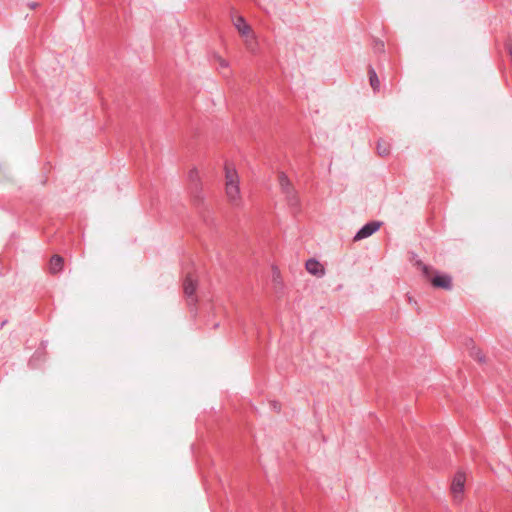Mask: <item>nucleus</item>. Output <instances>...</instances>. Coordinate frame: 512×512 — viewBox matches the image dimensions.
<instances>
[{
    "label": "nucleus",
    "mask_w": 512,
    "mask_h": 512,
    "mask_svg": "<svg viewBox=\"0 0 512 512\" xmlns=\"http://www.w3.org/2000/svg\"><path fill=\"white\" fill-rule=\"evenodd\" d=\"M233 26L242 37L246 49L255 54L258 50V40L252 27L246 22L245 18L235 12L231 13Z\"/></svg>",
    "instance_id": "nucleus-1"
},
{
    "label": "nucleus",
    "mask_w": 512,
    "mask_h": 512,
    "mask_svg": "<svg viewBox=\"0 0 512 512\" xmlns=\"http://www.w3.org/2000/svg\"><path fill=\"white\" fill-rule=\"evenodd\" d=\"M225 170V194L228 201L238 206L241 203L240 177L232 164H226Z\"/></svg>",
    "instance_id": "nucleus-2"
},
{
    "label": "nucleus",
    "mask_w": 512,
    "mask_h": 512,
    "mask_svg": "<svg viewBox=\"0 0 512 512\" xmlns=\"http://www.w3.org/2000/svg\"><path fill=\"white\" fill-rule=\"evenodd\" d=\"M426 278L431 282V284L435 288H442L445 290H450L452 287V279L449 275H438L434 274V272L427 266H423L422 269Z\"/></svg>",
    "instance_id": "nucleus-3"
},
{
    "label": "nucleus",
    "mask_w": 512,
    "mask_h": 512,
    "mask_svg": "<svg viewBox=\"0 0 512 512\" xmlns=\"http://www.w3.org/2000/svg\"><path fill=\"white\" fill-rule=\"evenodd\" d=\"M465 482L466 476L462 472L456 473L452 480L451 493L454 501L458 503L463 500Z\"/></svg>",
    "instance_id": "nucleus-4"
},
{
    "label": "nucleus",
    "mask_w": 512,
    "mask_h": 512,
    "mask_svg": "<svg viewBox=\"0 0 512 512\" xmlns=\"http://www.w3.org/2000/svg\"><path fill=\"white\" fill-rule=\"evenodd\" d=\"M379 228H380L379 222H370L358 231L354 240H361V239L367 238V237L371 236L373 233H375Z\"/></svg>",
    "instance_id": "nucleus-5"
},
{
    "label": "nucleus",
    "mask_w": 512,
    "mask_h": 512,
    "mask_svg": "<svg viewBox=\"0 0 512 512\" xmlns=\"http://www.w3.org/2000/svg\"><path fill=\"white\" fill-rule=\"evenodd\" d=\"M197 285L198 283L196 279H194L191 275L186 276L183 284L184 293L187 297L192 299V302L196 301L194 298V294L196 292Z\"/></svg>",
    "instance_id": "nucleus-6"
},
{
    "label": "nucleus",
    "mask_w": 512,
    "mask_h": 512,
    "mask_svg": "<svg viewBox=\"0 0 512 512\" xmlns=\"http://www.w3.org/2000/svg\"><path fill=\"white\" fill-rule=\"evenodd\" d=\"M306 270L314 275V276H317V277H322L324 276L325 274V269L323 267V265L321 263H319L317 260L315 259H309L307 262H306Z\"/></svg>",
    "instance_id": "nucleus-7"
},
{
    "label": "nucleus",
    "mask_w": 512,
    "mask_h": 512,
    "mask_svg": "<svg viewBox=\"0 0 512 512\" xmlns=\"http://www.w3.org/2000/svg\"><path fill=\"white\" fill-rule=\"evenodd\" d=\"M278 181H279L281 191L284 194L295 190L293 184L291 183V181L289 180L287 175L284 174L283 172L278 174Z\"/></svg>",
    "instance_id": "nucleus-8"
},
{
    "label": "nucleus",
    "mask_w": 512,
    "mask_h": 512,
    "mask_svg": "<svg viewBox=\"0 0 512 512\" xmlns=\"http://www.w3.org/2000/svg\"><path fill=\"white\" fill-rule=\"evenodd\" d=\"M64 259L59 255H54L49 264L50 272L56 274L60 272L63 268Z\"/></svg>",
    "instance_id": "nucleus-9"
},
{
    "label": "nucleus",
    "mask_w": 512,
    "mask_h": 512,
    "mask_svg": "<svg viewBox=\"0 0 512 512\" xmlns=\"http://www.w3.org/2000/svg\"><path fill=\"white\" fill-rule=\"evenodd\" d=\"M287 203L291 207H299L300 206V198L296 190L285 193Z\"/></svg>",
    "instance_id": "nucleus-10"
},
{
    "label": "nucleus",
    "mask_w": 512,
    "mask_h": 512,
    "mask_svg": "<svg viewBox=\"0 0 512 512\" xmlns=\"http://www.w3.org/2000/svg\"><path fill=\"white\" fill-rule=\"evenodd\" d=\"M377 152L381 156L388 155L389 152H390L389 144H387L385 142H379L378 145H377Z\"/></svg>",
    "instance_id": "nucleus-11"
},
{
    "label": "nucleus",
    "mask_w": 512,
    "mask_h": 512,
    "mask_svg": "<svg viewBox=\"0 0 512 512\" xmlns=\"http://www.w3.org/2000/svg\"><path fill=\"white\" fill-rule=\"evenodd\" d=\"M369 78L371 86L376 90L379 87V79L373 69L369 71Z\"/></svg>",
    "instance_id": "nucleus-12"
},
{
    "label": "nucleus",
    "mask_w": 512,
    "mask_h": 512,
    "mask_svg": "<svg viewBox=\"0 0 512 512\" xmlns=\"http://www.w3.org/2000/svg\"><path fill=\"white\" fill-rule=\"evenodd\" d=\"M189 177L191 180L193 181H197L198 180V171L194 168L192 169L190 172H189Z\"/></svg>",
    "instance_id": "nucleus-13"
},
{
    "label": "nucleus",
    "mask_w": 512,
    "mask_h": 512,
    "mask_svg": "<svg viewBox=\"0 0 512 512\" xmlns=\"http://www.w3.org/2000/svg\"><path fill=\"white\" fill-rule=\"evenodd\" d=\"M219 63H220V65H221L222 67H227V66H228L227 61H226V60H224V59H222V58H220V59H219Z\"/></svg>",
    "instance_id": "nucleus-14"
},
{
    "label": "nucleus",
    "mask_w": 512,
    "mask_h": 512,
    "mask_svg": "<svg viewBox=\"0 0 512 512\" xmlns=\"http://www.w3.org/2000/svg\"><path fill=\"white\" fill-rule=\"evenodd\" d=\"M476 357H477V359H478L479 361H481V362L485 361V357H484V355H482V353H481V352H479V353L477 354V356H476Z\"/></svg>",
    "instance_id": "nucleus-15"
},
{
    "label": "nucleus",
    "mask_w": 512,
    "mask_h": 512,
    "mask_svg": "<svg viewBox=\"0 0 512 512\" xmlns=\"http://www.w3.org/2000/svg\"><path fill=\"white\" fill-rule=\"evenodd\" d=\"M508 53L511 57V60H512V43L508 44Z\"/></svg>",
    "instance_id": "nucleus-16"
}]
</instances>
